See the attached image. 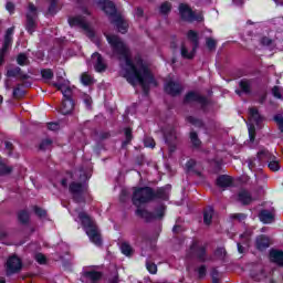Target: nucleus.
<instances>
[{
	"label": "nucleus",
	"instance_id": "nucleus-1",
	"mask_svg": "<svg viewBox=\"0 0 283 283\" xmlns=\"http://www.w3.org/2000/svg\"><path fill=\"white\" fill-rule=\"evenodd\" d=\"M106 40L113 50V56L118 59L120 63L122 73L127 83L133 87L140 85L145 94L149 92L151 86L156 87L158 85L147 64H144L143 59L140 56L132 57L129 46L118 35L107 34Z\"/></svg>",
	"mask_w": 283,
	"mask_h": 283
},
{
	"label": "nucleus",
	"instance_id": "nucleus-2",
	"mask_svg": "<svg viewBox=\"0 0 283 283\" xmlns=\"http://www.w3.org/2000/svg\"><path fill=\"white\" fill-rule=\"evenodd\" d=\"M78 218L91 242H93V244H95L96 247H101L103 244V240L101 239V232L98 231L96 223L85 212H80Z\"/></svg>",
	"mask_w": 283,
	"mask_h": 283
},
{
	"label": "nucleus",
	"instance_id": "nucleus-3",
	"mask_svg": "<svg viewBox=\"0 0 283 283\" xmlns=\"http://www.w3.org/2000/svg\"><path fill=\"white\" fill-rule=\"evenodd\" d=\"M154 200V190L149 187L136 188L133 193V205L140 207Z\"/></svg>",
	"mask_w": 283,
	"mask_h": 283
},
{
	"label": "nucleus",
	"instance_id": "nucleus-4",
	"mask_svg": "<svg viewBox=\"0 0 283 283\" xmlns=\"http://www.w3.org/2000/svg\"><path fill=\"white\" fill-rule=\"evenodd\" d=\"M166 209L167 207H165V205H161L156 209V213L154 214V212H150L146 208L138 206L135 213L138 218H142V220H145L146 222H151V220H158L160 218H164Z\"/></svg>",
	"mask_w": 283,
	"mask_h": 283
},
{
	"label": "nucleus",
	"instance_id": "nucleus-5",
	"mask_svg": "<svg viewBox=\"0 0 283 283\" xmlns=\"http://www.w3.org/2000/svg\"><path fill=\"white\" fill-rule=\"evenodd\" d=\"M188 40L192 43V49H189V44L181 45V56L184 59H193L196 56V50H198V33L196 31L190 30L188 32Z\"/></svg>",
	"mask_w": 283,
	"mask_h": 283
},
{
	"label": "nucleus",
	"instance_id": "nucleus-6",
	"mask_svg": "<svg viewBox=\"0 0 283 283\" xmlns=\"http://www.w3.org/2000/svg\"><path fill=\"white\" fill-rule=\"evenodd\" d=\"M69 191L72 193L75 202H85V193L87 192V185L73 181L69 186Z\"/></svg>",
	"mask_w": 283,
	"mask_h": 283
},
{
	"label": "nucleus",
	"instance_id": "nucleus-7",
	"mask_svg": "<svg viewBox=\"0 0 283 283\" xmlns=\"http://www.w3.org/2000/svg\"><path fill=\"white\" fill-rule=\"evenodd\" d=\"M249 118H250V123H252L249 125V137H250V140L253 142V140H255V126L254 125L260 126L263 118H262V115H260V112H258V108H255V107H252L249 109Z\"/></svg>",
	"mask_w": 283,
	"mask_h": 283
},
{
	"label": "nucleus",
	"instance_id": "nucleus-8",
	"mask_svg": "<svg viewBox=\"0 0 283 283\" xmlns=\"http://www.w3.org/2000/svg\"><path fill=\"white\" fill-rule=\"evenodd\" d=\"M165 143L168 145V149L170 154H174L178 147V133L176 128L168 126L164 130Z\"/></svg>",
	"mask_w": 283,
	"mask_h": 283
},
{
	"label": "nucleus",
	"instance_id": "nucleus-9",
	"mask_svg": "<svg viewBox=\"0 0 283 283\" xmlns=\"http://www.w3.org/2000/svg\"><path fill=\"white\" fill-rule=\"evenodd\" d=\"M69 23L72 28H74V25H76L77 28H82V30H84L88 39H92L94 36V31L90 27V23H87L85 17L76 15L74 18H70Z\"/></svg>",
	"mask_w": 283,
	"mask_h": 283
},
{
	"label": "nucleus",
	"instance_id": "nucleus-10",
	"mask_svg": "<svg viewBox=\"0 0 283 283\" xmlns=\"http://www.w3.org/2000/svg\"><path fill=\"white\" fill-rule=\"evenodd\" d=\"M12 34H14V27H11L7 30L4 35V43L2 49L0 50V65H3V59H6V54L10 45H12Z\"/></svg>",
	"mask_w": 283,
	"mask_h": 283
},
{
	"label": "nucleus",
	"instance_id": "nucleus-11",
	"mask_svg": "<svg viewBox=\"0 0 283 283\" xmlns=\"http://www.w3.org/2000/svg\"><path fill=\"white\" fill-rule=\"evenodd\" d=\"M179 14L184 21H202V17H196V13L187 4L179 6Z\"/></svg>",
	"mask_w": 283,
	"mask_h": 283
},
{
	"label": "nucleus",
	"instance_id": "nucleus-12",
	"mask_svg": "<svg viewBox=\"0 0 283 283\" xmlns=\"http://www.w3.org/2000/svg\"><path fill=\"white\" fill-rule=\"evenodd\" d=\"M22 264L21 259L17 256H11L7 261V275H12L21 271Z\"/></svg>",
	"mask_w": 283,
	"mask_h": 283
},
{
	"label": "nucleus",
	"instance_id": "nucleus-13",
	"mask_svg": "<svg viewBox=\"0 0 283 283\" xmlns=\"http://www.w3.org/2000/svg\"><path fill=\"white\" fill-rule=\"evenodd\" d=\"M91 63H93V67L96 72H105V70H107V63H105L101 53H93Z\"/></svg>",
	"mask_w": 283,
	"mask_h": 283
},
{
	"label": "nucleus",
	"instance_id": "nucleus-14",
	"mask_svg": "<svg viewBox=\"0 0 283 283\" xmlns=\"http://www.w3.org/2000/svg\"><path fill=\"white\" fill-rule=\"evenodd\" d=\"M51 85H53V87H56V90L62 92L65 98L64 101H72V88L67 85V82H52Z\"/></svg>",
	"mask_w": 283,
	"mask_h": 283
},
{
	"label": "nucleus",
	"instance_id": "nucleus-15",
	"mask_svg": "<svg viewBox=\"0 0 283 283\" xmlns=\"http://www.w3.org/2000/svg\"><path fill=\"white\" fill-rule=\"evenodd\" d=\"M165 92L171 96H178L182 92V86H180V83L170 80L165 84Z\"/></svg>",
	"mask_w": 283,
	"mask_h": 283
},
{
	"label": "nucleus",
	"instance_id": "nucleus-16",
	"mask_svg": "<svg viewBox=\"0 0 283 283\" xmlns=\"http://www.w3.org/2000/svg\"><path fill=\"white\" fill-rule=\"evenodd\" d=\"M185 103H199L200 105H207V97L200 96L196 92H190L185 97Z\"/></svg>",
	"mask_w": 283,
	"mask_h": 283
},
{
	"label": "nucleus",
	"instance_id": "nucleus-17",
	"mask_svg": "<svg viewBox=\"0 0 283 283\" xmlns=\"http://www.w3.org/2000/svg\"><path fill=\"white\" fill-rule=\"evenodd\" d=\"M97 2L99 3V6H103V10L106 14H108L109 17H112V19H114L116 14V7L114 6V3L109 0H97Z\"/></svg>",
	"mask_w": 283,
	"mask_h": 283
},
{
	"label": "nucleus",
	"instance_id": "nucleus-18",
	"mask_svg": "<svg viewBox=\"0 0 283 283\" xmlns=\"http://www.w3.org/2000/svg\"><path fill=\"white\" fill-rule=\"evenodd\" d=\"M259 218L263 224H271L275 221V210H261Z\"/></svg>",
	"mask_w": 283,
	"mask_h": 283
},
{
	"label": "nucleus",
	"instance_id": "nucleus-19",
	"mask_svg": "<svg viewBox=\"0 0 283 283\" xmlns=\"http://www.w3.org/2000/svg\"><path fill=\"white\" fill-rule=\"evenodd\" d=\"M111 23H114L118 32H120L122 34H125V32H127V28H129V24H127V22L124 21V19L118 15L111 19Z\"/></svg>",
	"mask_w": 283,
	"mask_h": 283
},
{
	"label": "nucleus",
	"instance_id": "nucleus-20",
	"mask_svg": "<svg viewBox=\"0 0 283 283\" xmlns=\"http://www.w3.org/2000/svg\"><path fill=\"white\" fill-rule=\"evenodd\" d=\"M240 238L241 241L237 244L238 251L239 253H244V249H247V247H249V242H251V232H244Z\"/></svg>",
	"mask_w": 283,
	"mask_h": 283
},
{
	"label": "nucleus",
	"instance_id": "nucleus-21",
	"mask_svg": "<svg viewBox=\"0 0 283 283\" xmlns=\"http://www.w3.org/2000/svg\"><path fill=\"white\" fill-rule=\"evenodd\" d=\"M7 76L9 78H15L17 76H19V78L21 81H27V78H28V74H24L23 72H21V67H19V66L9 69L7 71Z\"/></svg>",
	"mask_w": 283,
	"mask_h": 283
},
{
	"label": "nucleus",
	"instance_id": "nucleus-22",
	"mask_svg": "<svg viewBox=\"0 0 283 283\" xmlns=\"http://www.w3.org/2000/svg\"><path fill=\"white\" fill-rule=\"evenodd\" d=\"M238 201L241 202V205H251V202H253V198L249 191L240 190L238 193Z\"/></svg>",
	"mask_w": 283,
	"mask_h": 283
},
{
	"label": "nucleus",
	"instance_id": "nucleus-23",
	"mask_svg": "<svg viewBox=\"0 0 283 283\" xmlns=\"http://www.w3.org/2000/svg\"><path fill=\"white\" fill-rule=\"evenodd\" d=\"M73 111H74V101L64 99L61 106V114L65 116L67 114H72Z\"/></svg>",
	"mask_w": 283,
	"mask_h": 283
},
{
	"label": "nucleus",
	"instance_id": "nucleus-24",
	"mask_svg": "<svg viewBox=\"0 0 283 283\" xmlns=\"http://www.w3.org/2000/svg\"><path fill=\"white\" fill-rule=\"evenodd\" d=\"M239 87L241 88V91H235V94H238L239 96L242 95V92L244 94H251V81L241 80L239 83Z\"/></svg>",
	"mask_w": 283,
	"mask_h": 283
},
{
	"label": "nucleus",
	"instance_id": "nucleus-25",
	"mask_svg": "<svg viewBox=\"0 0 283 283\" xmlns=\"http://www.w3.org/2000/svg\"><path fill=\"white\" fill-rule=\"evenodd\" d=\"M269 247H271V241L268 237L260 235L256 239V249H259V251H264V249H269Z\"/></svg>",
	"mask_w": 283,
	"mask_h": 283
},
{
	"label": "nucleus",
	"instance_id": "nucleus-26",
	"mask_svg": "<svg viewBox=\"0 0 283 283\" xmlns=\"http://www.w3.org/2000/svg\"><path fill=\"white\" fill-rule=\"evenodd\" d=\"M270 258L272 262L279 264V266H283V252L277 250H272L270 252Z\"/></svg>",
	"mask_w": 283,
	"mask_h": 283
},
{
	"label": "nucleus",
	"instance_id": "nucleus-27",
	"mask_svg": "<svg viewBox=\"0 0 283 283\" xmlns=\"http://www.w3.org/2000/svg\"><path fill=\"white\" fill-rule=\"evenodd\" d=\"M171 187L159 188L156 193L154 192V198H159L160 200H169V191Z\"/></svg>",
	"mask_w": 283,
	"mask_h": 283
},
{
	"label": "nucleus",
	"instance_id": "nucleus-28",
	"mask_svg": "<svg viewBox=\"0 0 283 283\" xmlns=\"http://www.w3.org/2000/svg\"><path fill=\"white\" fill-rule=\"evenodd\" d=\"M231 177L229 176H221L217 179V185L218 187H221V188H227V187H231Z\"/></svg>",
	"mask_w": 283,
	"mask_h": 283
},
{
	"label": "nucleus",
	"instance_id": "nucleus-29",
	"mask_svg": "<svg viewBox=\"0 0 283 283\" xmlns=\"http://www.w3.org/2000/svg\"><path fill=\"white\" fill-rule=\"evenodd\" d=\"M191 250L195 251L197 258H199V260H201V262H205V255H206L205 247H202V245L198 247V244H193Z\"/></svg>",
	"mask_w": 283,
	"mask_h": 283
},
{
	"label": "nucleus",
	"instance_id": "nucleus-30",
	"mask_svg": "<svg viewBox=\"0 0 283 283\" xmlns=\"http://www.w3.org/2000/svg\"><path fill=\"white\" fill-rule=\"evenodd\" d=\"M84 275L91 282H98V280H101V277H103V274H101V272H96V271L85 272Z\"/></svg>",
	"mask_w": 283,
	"mask_h": 283
},
{
	"label": "nucleus",
	"instance_id": "nucleus-31",
	"mask_svg": "<svg viewBox=\"0 0 283 283\" xmlns=\"http://www.w3.org/2000/svg\"><path fill=\"white\" fill-rule=\"evenodd\" d=\"M211 220H213V208H208L203 212V222L209 227V224H211Z\"/></svg>",
	"mask_w": 283,
	"mask_h": 283
},
{
	"label": "nucleus",
	"instance_id": "nucleus-32",
	"mask_svg": "<svg viewBox=\"0 0 283 283\" xmlns=\"http://www.w3.org/2000/svg\"><path fill=\"white\" fill-rule=\"evenodd\" d=\"M25 30L29 32V34H34L36 30V20L27 19Z\"/></svg>",
	"mask_w": 283,
	"mask_h": 283
},
{
	"label": "nucleus",
	"instance_id": "nucleus-33",
	"mask_svg": "<svg viewBox=\"0 0 283 283\" xmlns=\"http://www.w3.org/2000/svg\"><path fill=\"white\" fill-rule=\"evenodd\" d=\"M42 78H44L45 83H50L54 78V72L51 69H44L41 71Z\"/></svg>",
	"mask_w": 283,
	"mask_h": 283
},
{
	"label": "nucleus",
	"instance_id": "nucleus-34",
	"mask_svg": "<svg viewBox=\"0 0 283 283\" xmlns=\"http://www.w3.org/2000/svg\"><path fill=\"white\" fill-rule=\"evenodd\" d=\"M36 17H38L36 8L34 7L33 3H29L28 11H27V19L36 20Z\"/></svg>",
	"mask_w": 283,
	"mask_h": 283
},
{
	"label": "nucleus",
	"instance_id": "nucleus-35",
	"mask_svg": "<svg viewBox=\"0 0 283 283\" xmlns=\"http://www.w3.org/2000/svg\"><path fill=\"white\" fill-rule=\"evenodd\" d=\"M120 251L124 255H127V256L134 253V249H132V245H129L128 243H122Z\"/></svg>",
	"mask_w": 283,
	"mask_h": 283
},
{
	"label": "nucleus",
	"instance_id": "nucleus-36",
	"mask_svg": "<svg viewBox=\"0 0 283 283\" xmlns=\"http://www.w3.org/2000/svg\"><path fill=\"white\" fill-rule=\"evenodd\" d=\"M190 140L193 147H200V145H202V142H200V138H198V134L196 132L190 133Z\"/></svg>",
	"mask_w": 283,
	"mask_h": 283
},
{
	"label": "nucleus",
	"instance_id": "nucleus-37",
	"mask_svg": "<svg viewBox=\"0 0 283 283\" xmlns=\"http://www.w3.org/2000/svg\"><path fill=\"white\" fill-rule=\"evenodd\" d=\"M19 221L22 222V224H25L28 220H30V213L25 210H22L18 214Z\"/></svg>",
	"mask_w": 283,
	"mask_h": 283
},
{
	"label": "nucleus",
	"instance_id": "nucleus-38",
	"mask_svg": "<svg viewBox=\"0 0 283 283\" xmlns=\"http://www.w3.org/2000/svg\"><path fill=\"white\" fill-rule=\"evenodd\" d=\"M0 174L1 176H7V174H12V167L7 166L2 161H0Z\"/></svg>",
	"mask_w": 283,
	"mask_h": 283
},
{
	"label": "nucleus",
	"instance_id": "nucleus-39",
	"mask_svg": "<svg viewBox=\"0 0 283 283\" xmlns=\"http://www.w3.org/2000/svg\"><path fill=\"white\" fill-rule=\"evenodd\" d=\"M17 63L18 65H28L30 60H28V55L21 53L18 55Z\"/></svg>",
	"mask_w": 283,
	"mask_h": 283
},
{
	"label": "nucleus",
	"instance_id": "nucleus-40",
	"mask_svg": "<svg viewBox=\"0 0 283 283\" xmlns=\"http://www.w3.org/2000/svg\"><path fill=\"white\" fill-rule=\"evenodd\" d=\"M50 147H52V139L50 138L42 140L40 144V149H42V151H45V149H50Z\"/></svg>",
	"mask_w": 283,
	"mask_h": 283
},
{
	"label": "nucleus",
	"instance_id": "nucleus-41",
	"mask_svg": "<svg viewBox=\"0 0 283 283\" xmlns=\"http://www.w3.org/2000/svg\"><path fill=\"white\" fill-rule=\"evenodd\" d=\"M81 83H83L84 85H92L93 83L92 76L88 75L87 73L82 74Z\"/></svg>",
	"mask_w": 283,
	"mask_h": 283
},
{
	"label": "nucleus",
	"instance_id": "nucleus-42",
	"mask_svg": "<svg viewBox=\"0 0 283 283\" xmlns=\"http://www.w3.org/2000/svg\"><path fill=\"white\" fill-rule=\"evenodd\" d=\"M206 45L209 50H216V45H218V42L212 38H207Z\"/></svg>",
	"mask_w": 283,
	"mask_h": 283
},
{
	"label": "nucleus",
	"instance_id": "nucleus-43",
	"mask_svg": "<svg viewBox=\"0 0 283 283\" xmlns=\"http://www.w3.org/2000/svg\"><path fill=\"white\" fill-rule=\"evenodd\" d=\"M168 12H171V3H169V2H164V3L160 6V13H161V14H167Z\"/></svg>",
	"mask_w": 283,
	"mask_h": 283
},
{
	"label": "nucleus",
	"instance_id": "nucleus-44",
	"mask_svg": "<svg viewBox=\"0 0 283 283\" xmlns=\"http://www.w3.org/2000/svg\"><path fill=\"white\" fill-rule=\"evenodd\" d=\"M144 145L145 147H150L151 149H154L156 147V142L151 137H146L144 139Z\"/></svg>",
	"mask_w": 283,
	"mask_h": 283
},
{
	"label": "nucleus",
	"instance_id": "nucleus-45",
	"mask_svg": "<svg viewBox=\"0 0 283 283\" xmlns=\"http://www.w3.org/2000/svg\"><path fill=\"white\" fill-rule=\"evenodd\" d=\"M146 269L149 271V273H153V275L158 272V266L155 263L147 262Z\"/></svg>",
	"mask_w": 283,
	"mask_h": 283
},
{
	"label": "nucleus",
	"instance_id": "nucleus-46",
	"mask_svg": "<svg viewBox=\"0 0 283 283\" xmlns=\"http://www.w3.org/2000/svg\"><path fill=\"white\" fill-rule=\"evenodd\" d=\"M269 169H271V171H280V163L277 160L270 161Z\"/></svg>",
	"mask_w": 283,
	"mask_h": 283
},
{
	"label": "nucleus",
	"instance_id": "nucleus-47",
	"mask_svg": "<svg viewBox=\"0 0 283 283\" xmlns=\"http://www.w3.org/2000/svg\"><path fill=\"white\" fill-rule=\"evenodd\" d=\"M230 218H232V220H238L239 222H242V220H247V214L234 213V214H231Z\"/></svg>",
	"mask_w": 283,
	"mask_h": 283
},
{
	"label": "nucleus",
	"instance_id": "nucleus-48",
	"mask_svg": "<svg viewBox=\"0 0 283 283\" xmlns=\"http://www.w3.org/2000/svg\"><path fill=\"white\" fill-rule=\"evenodd\" d=\"M125 136L126 140L124 142V145H129V143H132V128H125Z\"/></svg>",
	"mask_w": 283,
	"mask_h": 283
},
{
	"label": "nucleus",
	"instance_id": "nucleus-49",
	"mask_svg": "<svg viewBox=\"0 0 283 283\" xmlns=\"http://www.w3.org/2000/svg\"><path fill=\"white\" fill-rule=\"evenodd\" d=\"M226 253H227V250H224V248H218L214 252V255L219 259H222L224 258Z\"/></svg>",
	"mask_w": 283,
	"mask_h": 283
},
{
	"label": "nucleus",
	"instance_id": "nucleus-50",
	"mask_svg": "<svg viewBox=\"0 0 283 283\" xmlns=\"http://www.w3.org/2000/svg\"><path fill=\"white\" fill-rule=\"evenodd\" d=\"M35 260L39 264H45L46 262L45 255L43 253L35 254Z\"/></svg>",
	"mask_w": 283,
	"mask_h": 283
},
{
	"label": "nucleus",
	"instance_id": "nucleus-51",
	"mask_svg": "<svg viewBox=\"0 0 283 283\" xmlns=\"http://www.w3.org/2000/svg\"><path fill=\"white\" fill-rule=\"evenodd\" d=\"M188 123L196 125L197 127H202V120L196 119L195 117H188Z\"/></svg>",
	"mask_w": 283,
	"mask_h": 283
},
{
	"label": "nucleus",
	"instance_id": "nucleus-52",
	"mask_svg": "<svg viewBox=\"0 0 283 283\" xmlns=\"http://www.w3.org/2000/svg\"><path fill=\"white\" fill-rule=\"evenodd\" d=\"M19 96H23V91H21V85H18L13 88V97L19 98Z\"/></svg>",
	"mask_w": 283,
	"mask_h": 283
},
{
	"label": "nucleus",
	"instance_id": "nucleus-53",
	"mask_svg": "<svg viewBox=\"0 0 283 283\" xmlns=\"http://www.w3.org/2000/svg\"><path fill=\"white\" fill-rule=\"evenodd\" d=\"M272 94L275 98H282V93L280 92V86H274L272 88Z\"/></svg>",
	"mask_w": 283,
	"mask_h": 283
},
{
	"label": "nucleus",
	"instance_id": "nucleus-54",
	"mask_svg": "<svg viewBox=\"0 0 283 283\" xmlns=\"http://www.w3.org/2000/svg\"><path fill=\"white\" fill-rule=\"evenodd\" d=\"M34 212H35L36 216H39L40 218H45V216H46V213H48L45 210H43V209H41V208H38V207H35Z\"/></svg>",
	"mask_w": 283,
	"mask_h": 283
},
{
	"label": "nucleus",
	"instance_id": "nucleus-55",
	"mask_svg": "<svg viewBox=\"0 0 283 283\" xmlns=\"http://www.w3.org/2000/svg\"><path fill=\"white\" fill-rule=\"evenodd\" d=\"M56 12V1H51V4L49 7V13L54 14Z\"/></svg>",
	"mask_w": 283,
	"mask_h": 283
},
{
	"label": "nucleus",
	"instance_id": "nucleus-56",
	"mask_svg": "<svg viewBox=\"0 0 283 283\" xmlns=\"http://www.w3.org/2000/svg\"><path fill=\"white\" fill-rule=\"evenodd\" d=\"M48 129H50L51 132H56L59 129V124H56V123H49L48 124Z\"/></svg>",
	"mask_w": 283,
	"mask_h": 283
},
{
	"label": "nucleus",
	"instance_id": "nucleus-57",
	"mask_svg": "<svg viewBox=\"0 0 283 283\" xmlns=\"http://www.w3.org/2000/svg\"><path fill=\"white\" fill-rule=\"evenodd\" d=\"M274 120H275L276 125H279V128L283 126V117L282 116L276 115L274 117Z\"/></svg>",
	"mask_w": 283,
	"mask_h": 283
},
{
	"label": "nucleus",
	"instance_id": "nucleus-58",
	"mask_svg": "<svg viewBox=\"0 0 283 283\" xmlns=\"http://www.w3.org/2000/svg\"><path fill=\"white\" fill-rule=\"evenodd\" d=\"M198 273L199 277H205V275L207 274V268H205V265L200 266Z\"/></svg>",
	"mask_w": 283,
	"mask_h": 283
},
{
	"label": "nucleus",
	"instance_id": "nucleus-59",
	"mask_svg": "<svg viewBox=\"0 0 283 283\" xmlns=\"http://www.w3.org/2000/svg\"><path fill=\"white\" fill-rule=\"evenodd\" d=\"M143 14H144V11L140 8H137L135 10V18L136 19H142Z\"/></svg>",
	"mask_w": 283,
	"mask_h": 283
},
{
	"label": "nucleus",
	"instance_id": "nucleus-60",
	"mask_svg": "<svg viewBox=\"0 0 283 283\" xmlns=\"http://www.w3.org/2000/svg\"><path fill=\"white\" fill-rule=\"evenodd\" d=\"M261 43H262V45H271V43H273V41L269 38H262Z\"/></svg>",
	"mask_w": 283,
	"mask_h": 283
},
{
	"label": "nucleus",
	"instance_id": "nucleus-61",
	"mask_svg": "<svg viewBox=\"0 0 283 283\" xmlns=\"http://www.w3.org/2000/svg\"><path fill=\"white\" fill-rule=\"evenodd\" d=\"M6 8L8 12H14V4L12 2H8Z\"/></svg>",
	"mask_w": 283,
	"mask_h": 283
},
{
	"label": "nucleus",
	"instance_id": "nucleus-62",
	"mask_svg": "<svg viewBox=\"0 0 283 283\" xmlns=\"http://www.w3.org/2000/svg\"><path fill=\"white\" fill-rule=\"evenodd\" d=\"M186 167L188 169H191L193 167H196V161L193 159H190L187 164H186Z\"/></svg>",
	"mask_w": 283,
	"mask_h": 283
},
{
	"label": "nucleus",
	"instance_id": "nucleus-63",
	"mask_svg": "<svg viewBox=\"0 0 283 283\" xmlns=\"http://www.w3.org/2000/svg\"><path fill=\"white\" fill-rule=\"evenodd\" d=\"M84 103L87 105V107H90L92 105V97H90L88 95H86L84 97Z\"/></svg>",
	"mask_w": 283,
	"mask_h": 283
},
{
	"label": "nucleus",
	"instance_id": "nucleus-64",
	"mask_svg": "<svg viewBox=\"0 0 283 283\" xmlns=\"http://www.w3.org/2000/svg\"><path fill=\"white\" fill-rule=\"evenodd\" d=\"M4 87L6 90H12V82L10 80H6Z\"/></svg>",
	"mask_w": 283,
	"mask_h": 283
}]
</instances>
